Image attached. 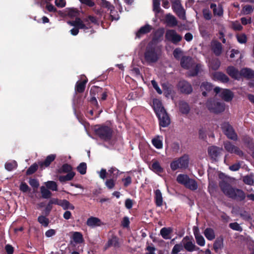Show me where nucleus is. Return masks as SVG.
<instances>
[{"mask_svg": "<svg viewBox=\"0 0 254 254\" xmlns=\"http://www.w3.org/2000/svg\"><path fill=\"white\" fill-rule=\"evenodd\" d=\"M97 22L96 19L92 16H89L87 18L81 20L79 18H76L75 20L68 21L67 23L71 26H74L73 28L70 30L71 35L75 36L79 32L78 29H83L85 32L88 29L91 28V23H96Z\"/></svg>", "mask_w": 254, "mask_h": 254, "instance_id": "obj_1", "label": "nucleus"}, {"mask_svg": "<svg viewBox=\"0 0 254 254\" xmlns=\"http://www.w3.org/2000/svg\"><path fill=\"white\" fill-rule=\"evenodd\" d=\"M161 54V47L157 44V41L153 39L147 46L145 53V59L148 63L156 62Z\"/></svg>", "mask_w": 254, "mask_h": 254, "instance_id": "obj_2", "label": "nucleus"}, {"mask_svg": "<svg viewBox=\"0 0 254 254\" xmlns=\"http://www.w3.org/2000/svg\"><path fill=\"white\" fill-rule=\"evenodd\" d=\"M220 187L224 193L230 197L239 200H243L245 198V193L242 190L232 188L225 181L220 183Z\"/></svg>", "mask_w": 254, "mask_h": 254, "instance_id": "obj_3", "label": "nucleus"}, {"mask_svg": "<svg viewBox=\"0 0 254 254\" xmlns=\"http://www.w3.org/2000/svg\"><path fill=\"white\" fill-rule=\"evenodd\" d=\"M181 64L183 67L189 69L188 75L191 76L196 75L201 70V65L196 64L190 57H183L181 59Z\"/></svg>", "mask_w": 254, "mask_h": 254, "instance_id": "obj_4", "label": "nucleus"}, {"mask_svg": "<svg viewBox=\"0 0 254 254\" xmlns=\"http://www.w3.org/2000/svg\"><path fill=\"white\" fill-rule=\"evenodd\" d=\"M206 107L211 112L218 113L225 110V105L214 99H209L206 103Z\"/></svg>", "mask_w": 254, "mask_h": 254, "instance_id": "obj_5", "label": "nucleus"}, {"mask_svg": "<svg viewBox=\"0 0 254 254\" xmlns=\"http://www.w3.org/2000/svg\"><path fill=\"white\" fill-rule=\"evenodd\" d=\"M95 133L101 139L108 140L111 137L112 131L110 128L106 126L99 127L95 129Z\"/></svg>", "mask_w": 254, "mask_h": 254, "instance_id": "obj_6", "label": "nucleus"}, {"mask_svg": "<svg viewBox=\"0 0 254 254\" xmlns=\"http://www.w3.org/2000/svg\"><path fill=\"white\" fill-rule=\"evenodd\" d=\"M189 159L187 156H183L173 161L170 165L172 170L175 171L178 169H185L188 166Z\"/></svg>", "mask_w": 254, "mask_h": 254, "instance_id": "obj_7", "label": "nucleus"}, {"mask_svg": "<svg viewBox=\"0 0 254 254\" xmlns=\"http://www.w3.org/2000/svg\"><path fill=\"white\" fill-rule=\"evenodd\" d=\"M181 242L184 248L188 252H193L199 250V248L195 246L192 237L186 236L183 239Z\"/></svg>", "mask_w": 254, "mask_h": 254, "instance_id": "obj_8", "label": "nucleus"}, {"mask_svg": "<svg viewBox=\"0 0 254 254\" xmlns=\"http://www.w3.org/2000/svg\"><path fill=\"white\" fill-rule=\"evenodd\" d=\"M214 91L219 97L227 102L231 101L234 96L233 93L228 89L217 87L214 89Z\"/></svg>", "mask_w": 254, "mask_h": 254, "instance_id": "obj_9", "label": "nucleus"}, {"mask_svg": "<svg viewBox=\"0 0 254 254\" xmlns=\"http://www.w3.org/2000/svg\"><path fill=\"white\" fill-rule=\"evenodd\" d=\"M172 7L178 16L183 19L185 18V11L183 7L180 0H172Z\"/></svg>", "mask_w": 254, "mask_h": 254, "instance_id": "obj_10", "label": "nucleus"}, {"mask_svg": "<svg viewBox=\"0 0 254 254\" xmlns=\"http://www.w3.org/2000/svg\"><path fill=\"white\" fill-rule=\"evenodd\" d=\"M222 129L227 136L233 140L237 139V135L235 133L233 128L228 123H224L222 125Z\"/></svg>", "mask_w": 254, "mask_h": 254, "instance_id": "obj_11", "label": "nucleus"}, {"mask_svg": "<svg viewBox=\"0 0 254 254\" xmlns=\"http://www.w3.org/2000/svg\"><path fill=\"white\" fill-rule=\"evenodd\" d=\"M165 37L167 40L172 42L174 44H177L182 39V37L174 30H167L165 34Z\"/></svg>", "mask_w": 254, "mask_h": 254, "instance_id": "obj_12", "label": "nucleus"}, {"mask_svg": "<svg viewBox=\"0 0 254 254\" xmlns=\"http://www.w3.org/2000/svg\"><path fill=\"white\" fill-rule=\"evenodd\" d=\"M159 121L160 126L162 127H166L170 124V119L166 111H163L160 113L156 115Z\"/></svg>", "mask_w": 254, "mask_h": 254, "instance_id": "obj_13", "label": "nucleus"}, {"mask_svg": "<svg viewBox=\"0 0 254 254\" xmlns=\"http://www.w3.org/2000/svg\"><path fill=\"white\" fill-rule=\"evenodd\" d=\"M86 225L92 228L100 227L104 225V223L99 218L91 216L86 221Z\"/></svg>", "mask_w": 254, "mask_h": 254, "instance_id": "obj_14", "label": "nucleus"}, {"mask_svg": "<svg viewBox=\"0 0 254 254\" xmlns=\"http://www.w3.org/2000/svg\"><path fill=\"white\" fill-rule=\"evenodd\" d=\"M178 88L181 92L186 94H190L192 90L191 85L185 80H182L179 82Z\"/></svg>", "mask_w": 254, "mask_h": 254, "instance_id": "obj_15", "label": "nucleus"}, {"mask_svg": "<svg viewBox=\"0 0 254 254\" xmlns=\"http://www.w3.org/2000/svg\"><path fill=\"white\" fill-rule=\"evenodd\" d=\"M224 147L227 151L230 153H234L239 156H242L243 153L237 146L232 144L229 142H226L224 144Z\"/></svg>", "mask_w": 254, "mask_h": 254, "instance_id": "obj_16", "label": "nucleus"}, {"mask_svg": "<svg viewBox=\"0 0 254 254\" xmlns=\"http://www.w3.org/2000/svg\"><path fill=\"white\" fill-rule=\"evenodd\" d=\"M193 234L196 239L197 244L200 246H204L205 244V240L202 236L199 233L198 229L194 227L193 229Z\"/></svg>", "mask_w": 254, "mask_h": 254, "instance_id": "obj_17", "label": "nucleus"}, {"mask_svg": "<svg viewBox=\"0 0 254 254\" xmlns=\"http://www.w3.org/2000/svg\"><path fill=\"white\" fill-rule=\"evenodd\" d=\"M211 50L216 56L220 55L222 51V45L221 43L216 41H213L211 43Z\"/></svg>", "mask_w": 254, "mask_h": 254, "instance_id": "obj_18", "label": "nucleus"}, {"mask_svg": "<svg viewBox=\"0 0 254 254\" xmlns=\"http://www.w3.org/2000/svg\"><path fill=\"white\" fill-rule=\"evenodd\" d=\"M222 149L216 146H211L208 148V151L210 156L215 159L221 152Z\"/></svg>", "mask_w": 254, "mask_h": 254, "instance_id": "obj_19", "label": "nucleus"}, {"mask_svg": "<svg viewBox=\"0 0 254 254\" xmlns=\"http://www.w3.org/2000/svg\"><path fill=\"white\" fill-rule=\"evenodd\" d=\"M227 73L232 77L238 79L241 78V73L233 66L228 67L227 70Z\"/></svg>", "mask_w": 254, "mask_h": 254, "instance_id": "obj_20", "label": "nucleus"}, {"mask_svg": "<svg viewBox=\"0 0 254 254\" xmlns=\"http://www.w3.org/2000/svg\"><path fill=\"white\" fill-rule=\"evenodd\" d=\"M153 105L154 110L156 115H157L158 113L162 112L163 111H165L164 107L162 106L161 102L158 99H154L153 101Z\"/></svg>", "mask_w": 254, "mask_h": 254, "instance_id": "obj_21", "label": "nucleus"}, {"mask_svg": "<svg viewBox=\"0 0 254 254\" xmlns=\"http://www.w3.org/2000/svg\"><path fill=\"white\" fill-rule=\"evenodd\" d=\"M82 81H77L76 83L75 90L78 92H82L84 90L85 84L87 81L86 77L84 76H81Z\"/></svg>", "mask_w": 254, "mask_h": 254, "instance_id": "obj_22", "label": "nucleus"}, {"mask_svg": "<svg viewBox=\"0 0 254 254\" xmlns=\"http://www.w3.org/2000/svg\"><path fill=\"white\" fill-rule=\"evenodd\" d=\"M165 21L167 25L170 27H174L177 25L176 18L172 14H167L165 16Z\"/></svg>", "mask_w": 254, "mask_h": 254, "instance_id": "obj_23", "label": "nucleus"}, {"mask_svg": "<svg viewBox=\"0 0 254 254\" xmlns=\"http://www.w3.org/2000/svg\"><path fill=\"white\" fill-rule=\"evenodd\" d=\"M150 169L156 174H159L163 172V169L160 166V163L157 161H153Z\"/></svg>", "mask_w": 254, "mask_h": 254, "instance_id": "obj_24", "label": "nucleus"}, {"mask_svg": "<svg viewBox=\"0 0 254 254\" xmlns=\"http://www.w3.org/2000/svg\"><path fill=\"white\" fill-rule=\"evenodd\" d=\"M152 29V27L149 24L141 27L136 33V37L140 38L142 35L149 32Z\"/></svg>", "mask_w": 254, "mask_h": 254, "instance_id": "obj_25", "label": "nucleus"}, {"mask_svg": "<svg viewBox=\"0 0 254 254\" xmlns=\"http://www.w3.org/2000/svg\"><path fill=\"white\" fill-rule=\"evenodd\" d=\"M56 157V156L55 154H51L48 155L44 162H41L39 163V165L41 168L49 166L51 163L55 160Z\"/></svg>", "mask_w": 254, "mask_h": 254, "instance_id": "obj_26", "label": "nucleus"}, {"mask_svg": "<svg viewBox=\"0 0 254 254\" xmlns=\"http://www.w3.org/2000/svg\"><path fill=\"white\" fill-rule=\"evenodd\" d=\"M200 89L202 94L204 96L207 95L206 91H209L212 90V86L211 83L207 82H203L200 85Z\"/></svg>", "mask_w": 254, "mask_h": 254, "instance_id": "obj_27", "label": "nucleus"}, {"mask_svg": "<svg viewBox=\"0 0 254 254\" xmlns=\"http://www.w3.org/2000/svg\"><path fill=\"white\" fill-rule=\"evenodd\" d=\"M213 79L215 80H219L222 82L228 81V77L223 73L219 72H216L213 74Z\"/></svg>", "mask_w": 254, "mask_h": 254, "instance_id": "obj_28", "label": "nucleus"}, {"mask_svg": "<svg viewBox=\"0 0 254 254\" xmlns=\"http://www.w3.org/2000/svg\"><path fill=\"white\" fill-rule=\"evenodd\" d=\"M155 200L156 204L158 206H161L163 204V197L162 193L159 190L155 191Z\"/></svg>", "mask_w": 254, "mask_h": 254, "instance_id": "obj_29", "label": "nucleus"}, {"mask_svg": "<svg viewBox=\"0 0 254 254\" xmlns=\"http://www.w3.org/2000/svg\"><path fill=\"white\" fill-rule=\"evenodd\" d=\"M241 77L244 76L247 78H251L254 76V71L249 68H243L240 71Z\"/></svg>", "mask_w": 254, "mask_h": 254, "instance_id": "obj_30", "label": "nucleus"}, {"mask_svg": "<svg viewBox=\"0 0 254 254\" xmlns=\"http://www.w3.org/2000/svg\"><path fill=\"white\" fill-rule=\"evenodd\" d=\"M204 235L209 241L213 240L215 237L214 230L211 228H206L204 231Z\"/></svg>", "mask_w": 254, "mask_h": 254, "instance_id": "obj_31", "label": "nucleus"}, {"mask_svg": "<svg viewBox=\"0 0 254 254\" xmlns=\"http://www.w3.org/2000/svg\"><path fill=\"white\" fill-rule=\"evenodd\" d=\"M172 232L171 228H163L160 230V234L165 239H169L170 238V235Z\"/></svg>", "mask_w": 254, "mask_h": 254, "instance_id": "obj_32", "label": "nucleus"}, {"mask_svg": "<svg viewBox=\"0 0 254 254\" xmlns=\"http://www.w3.org/2000/svg\"><path fill=\"white\" fill-rule=\"evenodd\" d=\"M210 8L213 10L214 15L221 16L223 14V9L220 5H217L214 3H212L210 5Z\"/></svg>", "mask_w": 254, "mask_h": 254, "instance_id": "obj_33", "label": "nucleus"}, {"mask_svg": "<svg viewBox=\"0 0 254 254\" xmlns=\"http://www.w3.org/2000/svg\"><path fill=\"white\" fill-rule=\"evenodd\" d=\"M189 179V177L187 175L179 174L177 177V181L185 186Z\"/></svg>", "mask_w": 254, "mask_h": 254, "instance_id": "obj_34", "label": "nucleus"}, {"mask_svg": "<svg viewBox=\"0 0 254 254\" xmlns=\"http://www.w3.org/2000/svg\"><path fill=\"white\" fill-rule=\"evenodd\" d=\"M72 238L74 242L76 243H81L83 240L82 234L78 232H72Z\"/></svg>", "mask_w": 254, "mask_h": 254, "instance_id": "obj_35", "label": "nucleus"}, {"mask_svg": "<svg viewBox=\"0 0 254 254\" xmlns=\"http://www.w3.org/2000/svg\"><path fill=\"white\" fill-rule=\"evenodd\" d=\"M74 175L75 173L73 172H70L67 173L65 176H60L59 177V180L61 182L63 183L72 180Z\"/></svg>", "mask_w": 254, "mask_h": 254, "instance_id": "obj_36", "label": "nucleus"}, {"mask_svg": "<svg viewBox=\"0 0 254 254\" xmlns=\"http://www.w3.org/2000/svg\"><path fill=\"white\" fill-rule=\"evenodd\" d=\"M116 180L117 179L114 178L108 179L105 183V186L108 189L113 190L116 185Z\"/></svg>", "mask_w": 254, "mask_h": 254, "instance_id": "obj_37", "label": "nucleus"}, {"mask_svg": "<svg viewBox=\"0 0 254 254\" xmlns=\"http://www.w3.org/2000/svg\"><path fill=\"white\" fill-rule=\"evenodd\" d=\"M60 206H62L64 209H70L73 210L74 206L71 203H70L67 200L64 199L61 200V202L60 204Z\"/></svg>", "mask_w": 254, "mask_h": 254, "instance_id": "obj_38", "label": "nucleus"}, {"mask_svg": "<svg viewBox=\"0 0 254 254\" xmlns=\"http://www.w3.org/2000/svg\"><path fill=\"white\" fill-rule=\"evenodd\" d=\"M185 187L191 190H195L197 189V184L194 180L190 178Z\"/></svg>", "mask_w": 254, "mask_h": 254, "instance_id": "obj_39", "label": "nucleus"}, {"mask_svg": "<svg viewBox=\"0 0 254 254\" xmlns=\"http://www.w3.org/2000/svg\"><path fill=\"white\" fill-rule=\"evenodd\" d=\"M223 247V239L222 238H217L213 245V248L216 252H218Z\"/></svg>", "mask_w": 254, "mask_h": 254, "instance_id": "obj_40", "label": "nucleus"}, {"mask_svg": "<svg viewBox=\"0 0 254 254\" xmlns=\"http://www.w3.org/2000/svg\"><path fill=\"white\" fill-rule=\"evenodd\" d=\"M41 193L43 198H48L51 197L52 193L48 189L44 186H42L40 188Z\"/></svg>", "mask_w": 254, "mask_h": 254, "instance_id": "obj_41", "label": "nucleus"}, {"mask_svg": "<svg viewBox=\"0 0 254 254\" xmlns=\"http://www.w3.org/2000/svg\"><path fill=\"white\" fill-rule=\"evenodd\" d=\"M180 109L183 114H187L190 111V109L187 103L182 101L180 103Z\"/></svg>", "mask_w": 254, "mask_h": 254, "instance_id": "obj_42", "label": "nucleus"}, {"mask_svg": "<svg viewBox=\"0 0 254 254\" xmlns=\"http://www.w3.org/2000/svg\"><path fill=\"white\" fill-rule=\"evenodd\" d=\"M153 145L157 149H160L162 148L163 143L162 140L160 138L159 136L155 138L152 140Z\"/></svg>", "mask_w": 254, "mask_h": 254, "instance_id": "obj_43", "label": "nucleus"}, {"mask_svg": "<svg viewBox=\"0 0 254 254\" xmlns=\"http://www.w3.org/2000/svg\"><path fill=\"white\" fill-rule=\"evenodd\" d=\"M184 247L182 242L175 245L172 251L171 254H178L179 253L183 250Z\"/></svg>", "mask_w": 254, "mask_h": 254, "instance_id": "obj_44", "label": "nucleus"}, {"mask_svg": "<svg viewBox=\"0 0 254 254\" xmlns=\"http://www.w3.org/2000/svg\"><path fill=\"white\" fill-rule=\"evenodd\" d=\"M46 187L52 190L56 191L57 190L58 187L56 182L54 181H48L45 183Z\"/></svg>", "mask_w": 254, "mask_h": 254, "instance_id": "obj_45", "label": "nucleus"}, {"mask_svg": "<svg viewBox=\"0 0 254 254\" xmlns=\"http://www.w3.org/2000/svg\"><path fill=\"white\" fill-rule=\"evenodd\" d=\"M72 168L71 167L67 164H64L60 169L58 170V173H69L71 172Z\"/></svg>", "mask_w": 254, "mask_h": 254, "instance_id": "obj_46", "label": "nucleus"}, {"mask_svg": "<svg viewBox=\"0 0 254 254\" xmlns=\"http://www.w3.org/2000/svg\"><path fill=\"white\" fill-rule=\"evenodd\" d=\"M220 65V62L218 60L212 61L209 64V67L213 70L218 69Z\"/></svg>", "mask_w": 254, "mask_h": 254, "instance_id": "obj_47", "label": "nucleus"}, {"mask_svg": "<svg viewBox=\"0 0 254 254\" xmlns=\"http://www.w3.org/2000/svg\"><path fill=\"white\" fill-rule=\"evenodd\" d=\"M38 221L44 227H47L49 223V219L44 216H40L38 218Z\"/></svg>", "mask_w": 254, "mask_h": 254, "instance_id": "obj_48", "label": "nucleus"}, {"mask_svg": "<svg viewBox=\"0 0 254 254\" xmlns=\"http://www.w3.org/2000/svg\"><path fill=\"white\" fill-rule=\"evenodd\" d=\"M86 164L85 163H80L79 166L77 167V171L81 174H85L86 172Z\"/></svg>", "mask_w": 254, "mask_h": 254, "instance_id": "obj_49", "label": "nucleus"}, {"mask_svg": "<svg viewBox=\"0 0 254 254\" xmlns=\"http://www.w3.org/2000/svg\"><path fill=\"white\" fill-rule=\"evenodd\" d=\"M17 167V163L15 161L6 163L5 165V169L8 171H11L16 168Z\"/></svg>", "mask_w": 254, "mask_h": 254, "instance_id": "obj_50", "label": "nucleus"}, {"mask_svg": "<svg viewBox=\"0 0 254 254\" xmlns=\"http://www.w3.org/2000/svg\"><path fill=\"white\" fill-rule=\"evenodd\" d=\"M108 172L110 173V176L112 178L117 179L119 172V170L115 168H111L108 170Z\"/></svg>", "mask_w": 254, "mask_h": 254, "instance_id": "obj_51", "label": "nucleus"}, {"mask_svg": "<svg viewBox=\"0 0 254 254\" xmlns=\"http://www.w3.org/2000/svg\"><path fill=\"white\" fill-rule=\"evenodd\" d=\"M229 227L233 230L241 232L243 230L241 226L237 222L231 223L229 224Z\"/></svg>", "mask_w": 254, "mask_h": 254, "instance_id": "obj_52", "label": "nucleus"}, {"mask_svg": "<svg viewBox=\"0 0 254 254\" xmlns=\"http://www.w3.org/2000/svg\"><path fill=\"white\" fill-rule=\"evenodd\" d=\"M20 190L23 192H29L30 190V189L28 186L24 182H22L19 186Z\"/></svg>", "mask_w": 254, "mask_h": 254, "instance_id": "obj_53", "label": "nucleus"}, {"mask_svg": "<svg viewBox=\"0 0 254 254\" xmlns=\"http://www.w3.org/2000/svg\"><path fill=\"white\" fill-rule=\"evenodd\" d=\"M253 9L251 5H247L243 8V12L244 14H249L253 11Z\"/></svg>", "mask_w": 254, "mask_h": 254, "instance_id": "obj_54", "label": "nucleus"}, {"mask_svg": "<svg viewBox=\"0 0 254 254\" xmlns=\"http://www.w3.org/2000/svg\"><path fill=\"white\" fill-rule=\"evenodd\" d=\"M38 168V165L36 164H34L31 165L27 170V175H30L34 173Z\"/></svg>", "mask_w": 254, "mask_h": 254, "instance_id": "obj_55", "label": "nucleus"}, {"mask_svg": "<svg viewBox=\"0 0 254 254\" xmlns=\"http://www.w3.org/2000/svg\"><path fill=\"white\" fill-rule=\"evenodd\" d=\"M153 10L156 12L160 10V0H153Z\"/></svg>", "mask_w": 254, "mask_h": 254, "instance_id": "obj_56", "label": "nucleus"}, {"mask_svg": "<svg viewBox=\"0 0 254 254\" xmlns=\"http://www.w3.org/2000/svg\"><path fill=\"white\" fill-rule=\"evenodd\" d=\"M29 183L30 185L34 188H37L39 186V182L37 180L35 179H30L29 181Z\"/></svg>", "mask_w": 254, "mask_h": 254, "instance_id": "obj_57", "label": "nucleus"}, {"mask_svg": "<svg viewBox=\"0 0 254 254\" xmlns=\"http://www.w3.org/2000/svg\"><path fill=\"white\" fill-rule=\"evenodd\" d=\"M237 38L238 42L240 43H245L247 41V37L245 34H242L238 35Z\"/></svg>", "mask_w": 254, "mask_h": 254, "instance_id": "obj_58", "label": "nucleus"}, {"mask_svg": "<svg viewBox=\"0 0 254 254\" xmlns=\"http://www.w3.org/2000/svg\"><path fill=\"white\" fill-rule=\"evenodd\" d=\"M232 27L235 30L240 31L243 29V27L239 21H235L232 23Z\"/></svg>", "mask_w": 254, "mask_h": 254, "instance_id": "obj_59", "label": "nucleus"}, {"mask_svg": "<svg viewBox=\"0 0 254 254\" xmlns=\"http://www.w3.org/2000/svg\"><path fill=\"white\" fill-rule=\"evenodd\" d=\"M55 3L56 5L59 7H64L66 4L65 0H55Z\"/></svg>", "mask_w": 254, "mask_h": 254, "instance_id": "obj_60", "label": "nucleus"}, {"mask_svg": "<svg viewBox=\"0 0 254 254\" xmlns=\"http://www.w3.org/2000/svg\"><path fill=\"white\" fill-rule=\"evenodd\" d=\"M244 182L248 185H252L254 183V180L251 176H247L244 177Z\"/></svg>", "mask_w": 254, "mask_h": 254, "instance_id": "obj_61", "label": "nucleus"}, {"mask_svg": "<svg viewBox=\"0 0 254 254\" xmlns=\"http://www.w3.org/2000/svg\"><path fill=\"white\" fill-rule=\"evenodd\" d=\"M203 14L205 19L207 20H209L211 18V13L207 9H205L203 10Z\"/></svg>", "mask_w": 254, "mask_h": 254, "instance_id": "obj_62", "label": "nucleus"}, {"mask_svg": "<svg viewBox=\"0 0 254 254\" xmlns=\"http://www.w3.org/2000/svg\"><path fill=\"white\" fill-rule=\"evenodd\" d=\"M151 83H152V85L153 87L156 90V91L157 92V93L158 94H162V90H161V89L158 86V85L157 83H156V82L155 80H152L151 81Z\"/></svg>", "mask_w": 254, "mask_h": 254, "instance_id": "obj_63", "label": "nucleus"}, {"mask_svg": "<svg viewBox=\"0 0 254 254\" xmlns=\"http://www.w3.org/2000/svg\"><path fill=\"white\" fill-rule=\"evenodd\" d=\"M47 3L46 5V9L49 11V12H56L57 10V9L54 7L53 5H52L51 3H49L48 2V1L47 2H46Z\"/></svg>", "mask_w": 254, "mask_h": 254, "instance_id": "obj_64", "label": "nucleus"}]
</instances>
